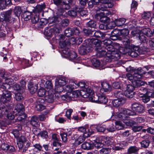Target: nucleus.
Returning a JSON list of instances; mask_svg holds the SVG:
<instances>
[{
	"mask_svg": "<svg viewBox=\"0 0 154 154\" xmlns=\"http://www.w3.org/2000/svg\"><path fill=\"white\" fill-rule=\"evenodd\" d=\"M145 51L139 48L138 46H134L133 48H129L124 53L128 54L132 57H135L137 56L138 54H144Z\"/></svg>",
	"mask_w": 154,
	"mask_h": 154,
	"instance_id": "39448f33",
	"label": "nucleus"
},
{
	"mask_svg": "<svg viewBox=\"0 0 154 154\" xmlns=\"http://www.w3.org/2000/svg\"><path fill=\"white\" fill-rule=\"evenodd\" d=\"M81 147L84 150H90L93 148V145L90 142L85 141L82 145Z\"/></svg>",
	"mask_w": 154,
	"mask_h": 154,
	"instance_id": "f3484780",
	"label": "nucleus"
},
{
	"mask_svg": "<svg viewBox=\"0 0 154 154\" xmlns=\"http://www.w3.org/2000/svg\"><path fill=\"white\" fill-rule=\"evenodd\" d=\"M89 97L90 101L92 102H95L98 103V95H96L95 96L91 95Z\"/></svg>",
	"mask_w": 154,
	"mask_h": 154,
	"instance_id": "8fccbe9b",
	"label": "nucleus"
},
{
	"mask_svg": "<svg viewBox=\"0 0 154 154\" xmlns=\"http://www.w3.org/2000/svg\"><path fill=\"white\" fill-rule=\"evenodd\" d=\"M66 81L65 78L61 77L60 78L57 79L55 80V85H61L64 86L66 83Z\"/></svg>",
	"mask_w": 154,
	"mask_h": 154,
	"instance_id": "a211bd4d",
	"label": "nucleus"
},
{
	"mask_svg": "<svg viewBox=\"0 0 154 154\" xmlns=\"http://www.w3.org/2000/svg\"><path fill=\"white\" fill-rule=\"evenodd\" d=\"M141 33V31L139 30H133L131 32L132 35L134 36H136L137 37Z\"/></svg>",
	"mask_w": 154,
	"mask_h": 154,
	"instance_id": "e2e57ef3",
	"label": "nucleus"
},
{
	"mask_svg": "<svg viewBox=\"0 0 154 154\" xmlns=\"http://www.w3.org/2000/svg\"><path fill=\"white\" fill-rule=\"evenodd\" d=\"M94 93L92 90L90 88L87 87L81 91V95L84 98H87L92 95Z\"/></svg>",
	"mask_w": 154,
	"mask_h": 154,
	"instance_id": "0eeeda50",
	"label": "nucleus"
},
{
	"mask_svg": "<svg viewBox=\"0 0 154 154\" xmlns=\"http://www.w3.org/2000/svg\"><path fill=\"white\" fill-rule=\"evenodd\" d=\"M96 129L98 132H104L106 130V128L105 126L103 125H99L96 127Z\"/></svg>",
	"mask_w": 154,
	"mask_h": 154,
	"instance_id": "3c124183",
	"label": "nucleus"
},
{
	"mask_svg": "<svg viewBox=\"0 0 154 154\" xmlns=\"http://www.w3.org/2000/svg\"><path fill=\"white\" fill-rule=\"evenodd\" d=\"M51 29L52 30H53V35L54 34L56 35L57 33H60L61 31V29L57 26H54Z\"/></svg>",
	"mask_w": 154,
	"mask_h": 154,
	"instance_id": "864d4df0",
	"label": "nucleus"
},
{
	"mask_svg": "<svg viewBox=\"0 0 154 154\" xmlns=\"http://www.w3.org/2000/svg\"><path fill=\"white\" fill-rule=\"evenodd\" d=\"M149 66H146L143 68L139 67L137 69H134V73L133 75L129 73L126 74V76L129 80L132 81L135 80L139 79H144L143 75L145 74L146 71L149 70Z\"/></svg>",
	"mask_w": 154,
	"mask_h": 154,
	"instance_id": "20e7f679",
	"label": "nucleus"
},
{
	"mask_svg": "<svg viewBox=\"0 0 154 154\" xmlns=\"http://www.w3.org/2000/svg\"><path fill=\"white\" fill-rule=\"evenodd\" d=\"M138 150V149L136 146H131L128 149L127 154H132L135 153Z\"/></svg>",
	"mask_w": 154,
	"mask_h": 154,
	"instance_id": "e433bc0d",
	"label": "nucleus"
},
{
	"mask_svg": "<svg viewBox=\"0 0 154 154\" xmlns=\"http://www.w3.org/2000/svg\"><path fill=\"white\" fill-rule=\"evenodd\" d=\"M39 20V17L38 14L35 15L32 19V22L33 23H37Z\"/></svg>",
	"mask_w": 154,
	"mask_h": 154,
	"instance_id": "774afa93",
	"label": "nucleus"
},
{
	"mask_svg": "<svg viewBox=\"0 0 154 154\" xmlns=\"http://www.w3.org/2000/svg\"><path fill=\"white\" fill-rule=\"evenodd\" d=\"M2 95L10 100L11 99V93L8 91L4 90L3 91V94Z\"/></svg>",
	"mask_w": 154,
	"mask_h": 154,
	"instance_id": "72a5a7b5",
	"label": "nucleus"
},
{
	"mask_svg": "<svg viewBox=\"0 0 154 154\" xmlns=\"http://www.w3.org/2000/svg\"><path fill=\"white\" fill-rule=\"evenodd\" d=\"M43 101V100L41 99H38L37 100V103L35 105V108L37 110H42L45 109V106L42 103Z\"/></svg>",
	"mask_w": 154,
	"mask_h": 154,
	"instance_id": "dca6fc26",
	"label": "nucleus"
},
{
	"mask_svg": "<svg viewBox=\"0 0 154 154\" xmlns=\"http://www.w3.org/2000/svg\"><path fill=\"white\" fill-rule=\"evenodd\" d=\"M137 37L141 42L145 43L147 42L146 38L144 35H143L141 33Z\"/></svg>",
	"mask_w": 154,
	"mask_h": 154,
	"instance_id": "bf43d9fd",
	"label": "nucleus"
},
{
	"mask_svg": "<svg viewBox=\"0 0 154 154\" xmlns=\"http://www.w3.org/2000/svg\"><path fill=\"white\" fill-rule=\"evenodd\" d=\"M59 45L61 48H64L69 47V42H68V40H64V41L60 42Z\"/></svg>",
	"mask_w": 154,
	"mask_h": 154,
	"instance_id": "c9c22d12",
	"label": "nucleus"
},
{
	"mask_svg": "<svg viewBox=\"0 0 154 154\" xmlns=\"http://www.w3.org/2000/svg\"><path fill=\"white\" fill-rule=\"evenodd\" d=\"M125 101V99L118 98L115 99L112 101V103L114 106L118 107L124 104Z\"/></svg>",
	"mask_w": 154,
	"mask_h": 154,
	"instance_id": "ddd939ff",
	"label": "nucleus"
},
{
	"mask_svg": "<svg viewBox=\"0 0 154 154\" xmlns=\"http://www.w3.org/2000/svg\"><path fill=\"white\" fill-rule=\"evenodd\" d=\"M83 32L85 35L86 36H92L94 32L91 29H83Z\"/></svg>",
	"mask_w": 154,
	"mask_h": 154,
	"instance_id": "603ef678",
	"label": "nucleus"
},
{
	"mask_svg": "<svg viewBox=\"0 0 154 154\" xmlns=\"http://www.w3.org/2000/svg\"><path fill=\"white\" fill-rule=\"evenodd\" d=\"M15 109L18 113H21V114H23L24 113V108L22 104H18L15 107Z\"/></svg>",
	"mask_w": 154,
	"mask_h": 154,
	"instance_id": "cd10ccee",
	"label": "nucleus"
},
{
	"mask_svg": "<svg viewBox=\"0 0 154 154\" xmlns=\"http://www.w3.org/2000/svg\"><path fill=\"white\" fill-rule=\"evenodd\" d=\"M94 32L93 33L92 36H94L95 37L97 38H100V37H105L106 35V34H104L101 32L97 31H94Z\"/></svg>",
	"mask_w": 154,
	"mask_h": 154,
	"instance_id": "473e14b6",
	"label": "nucleus"
},
{
	"mask_svg": "<svg viewBox=\"0 0 154 154\" xmlns=\"http://www.w3.org/2000/svg\"><path fill=\"white\" fill-rule=\"evenodd\" d=\"M132 111L125 108H119V112L116 113L115 118L119 119L128 126H131L134 124V122L130 120L129 116H134L136 113L141 114L145 111V107L139 102H134L131 104Z\"/></svg>",
	"mask_w": 154,
	"mask_h": 154,
	"instance_id": "f257e3e1",
	"label": "nucleus"
},
{
	"mask_svg": "<svg viewBox=\"0 0 154 154\" xmlns=\"http://www.w3.org/2000/svg\"><path fill=\"white\" fill-rule=\"evenodd\" d=\"M105 94L100 93L98 94V103L106 104L107 102V99L104 95Z\"/></svg>",
	"mask_w": 154,
	"mask_h": 154,
	"instance_id": "6ab92c4d",
	"label": "nucleus"
},
{
	"mask_svg": "<svg viewBox=\"0 0 154 154\" xmlns=\"http://www.w3.org/2000/svg\"><path fill=\"white\" fill-rule=\"evenodd\" d=\"M114 94L115 95V96L117 98H121L122 99H125L124 97V95L123 94L122 92V91H117L114 92Z\"/></svg>",
	"mask_w": 154,
	"mask_h": 154,
	"instance_id": "ea45409f",
	"label": "nucleus"
},
{
	"mask_svg": "<svg viewBox=\"0 0 154 154\" xmlns=\"http://www.w3.org/2000/svg\"><path fill=\"white\" fill-rule=\"evenodd\" d=\"M118 33L120 36L126 37L129 34V32L128 29L125 28L122 29H118Z\"/></svg>",
	"mask_w": 154,
	"mask_h": 154,
	"instance_id": "bb28decb",
	"label": "nucleus"
},
{
	"mask_svg": "<svg viewBox=\"0 0 154 154\" xmlns=\"http://www.w3.org/2000/svg\"><path fill=\"white\" fill-rule=\"evenodd\" d=\"M100 0H90L88 2V5L89 8H91L94 5L97 4L99 3Z\"/></svg>",
	"mask_w": 154,
	"mask_h": 154,
	"instance_id": "37998d69",
	"label": "nucleus"
},
{
	"mask_svg": "<svg viewBox=\"0 0 154 154\" xmlns=\"http://www.w3.org/2000/svg\"><path fill=\"white\" fill-rule=\"evenodd\" d=\"M51 28L46 27L45 28L44 34L46 36L51 37L53 35V32Z\"/></svg>",
	"mask_w": 154,
	"mask_h": 154,
	"instance_id": "c756f323",
	"label": "nucleus"
},
{
	"mask_svg": "<svg viewBox=\"0 0 154 154\" xmlns=\"http://www.w3.org/2000/svg\"><path fill=\"white\" fill-rule=\"evenodd\" d=\"M60 135L64 143H66L67 142V134L64 132L60 134Z\"/></svg>",
	"mask_w": 154,
	"mask_h": 154,
	"instance_id": "6e6d98bb",
	"label": "nucleus"
},
{
	"mask_svg": "<svg viewBox=\"0 0 154 154\" xmlns=\"http://www.w3.org/2000/svg\"><path fill=\"white\" fill-rule=\"evenodd\" d=\"M78 130L79 132L82 133L83 134H84L85 133H90L91 135L94 133L93 131H90V130L88 129V130H87V129L86 128L82 126L79 128Z\"/></svg>",
	"mask_w": 154,
	"mask_h": 154,
	"instance_id": "2f4dec72",
	"label": "nucleus"
},
{
	"mask_svg": "<svg viewBox=\"0 0 154 154\" xmlns=\"http://www.w3.org/2000/svg\"><path fill=\"white\" fill-rule=\"evenodd\" d=\"M86 25L88 27L94 28L96 26V23L94 20H91L87 23Z\"/></svg>",
	"mask_w": 154,
	"mask_h": 154,
	"instance_id": "09e8293b",
	"label": "nucleus"
},
{
	"mask_svg": "<svg viewBox=\"0 0 154 154\" xmlns=\"http://www.w3.org/2000/svg\"><path fill=\"white\" fill-rule=\"evenodd\" d=\"M111 35L110 36V39L113 40H116L119 39L120 36L118 33V29H115L112 31Z\"/></svg>",
	"mask_w": 154,
	"mask_h": 154,
	"instance_id": "4468645a",
	"label": "nucleus"
},
{
	"mask_svg": "<svg viewBox=\"0 0 154 154\" xmlns=\"http://www.w3.org/2000/svg\"><path fill=\"white\" fill-rule=\"evenodd\" d=\"M69 84L72 90L78 88V82L76 81H71L69 82Z\"/></svg>",
	"mask_w": 154,
	"mask_h": 154,
	"instance_id": "a18cd8bd",
	"label": "nucleus"
},
{
	"mask_svg": "<svg viewBox=\"0 0 154 154\" xmlns=\"http://www.w3.org/2000/svg\"><path fill=\"white\" fill-rule=\"evenodd\" d=\"M126 19L123 18H120L116 19L115 21L116 25L118 26H124L125 24Z\"/></svg>",
	"mask_w": 154,
	"mask_h": 154,
	"instance_id": "4be33fe9",
	"label": "nucleus"
},
{
	"mask_svg": "<svg viewBox=\"0 0 154 154\" xmlns=\"http://www.w3.org/2000/svg\"><path fill=\"white\" fill-rule=\"evenodd\" d=\"M46 93L45 90L43 88H41L39 89L37 94L39 97H42L45 95Z\"/></svg>",
	"mask_w": 154,
	"mask_h": 154,
	"instance_id": "49530a36",
	"label": "nucleus"
},
{
	"mask_svg": "<svg viewBox=\"0 0 154 154\" xmlns=\"http://www.w3.org/2000/svg\"><path fill=\"white\" fill-rule=\"evenodd\" d=\"M30 124L33 126L37 127L38 125V117L35 116H32L30 121Z\"/></svg>",
	"mask_w": 154,
	"mask_h": 154,
	"instance_id": "5701e85b",
	"label": "nucleus"
},
{
	"mask_svg": "<svg viewBox=\"0 0 154 154\" xmlns=\"http://www.w3.org/2000/svg\"><path fill=\"white\" fill-rule=\"evenodd\" d=\"M55 92L58 93H60L63 91L64 90L63 86L61 85H55Z\"/></svg>",
	"mask_w": 154,
	"mask_h": 154,
	"instance_id": "de8ad7c7",
	"label": "nucleus"
},
{
	"mask_svg": "<svg viewBox=\"0 0 154 154\" xmlns=\"http://www.w3.org/2000/svg\"><path fill=\"white\" fill-rule=\"evenodd\" d=\"M91 62L93 65L95 67H98L100 66V61L95 58H93L91 60Z\"/></svg>",
	"mask_w": 154,
	"mask_h": 154,
	"instance_id": "c03bdc74",
	"label": "nucleus"
},
{
	"mask_svg": "<svg viewBox=\"0 0 154 154\" xmlns=\"http://www.w3.org/2000/svg\"><path fill=\"white\" fill-rule=\"evenodd\" d=\"M24 97V94L23 92L18 91L17 93L15 94V98L17 101H21L23 99Z\"/></svg>",
	"mask_w": 154,
	"mask_h": 154,
	"instance_id": "b1692460",
	"label": "nucleus"
},
{
	"mask_svg": "<svg viewBox=\"0 0 154 154\" xmlns=\"http://www.w3.org/2000/svg\"><path fill=\"white\" fill-rule=\"evenodd\" d=\"M103 44L105 45V49L110 52V55H107L110 59L117 60L120 57L121 52L117 49V46L115 45H112V42L109 39H106L103 41Z\"/></svg>",
	"mask_w": 154,
	"mask_h": 154,
	"instance_id": "f03ea898",
	"label": "nucleus"
},
{
	"mask_svg": "<svg viewBox=\"0 0 154 154\" xmlns=\"http://www.w3.org/2000/svg\"><path fill=\"white\" fill-rule=\"evenodd\" d=\"M61 20V18L58 15L56 16L54 15L53 17L49 18L48 21L50 23H57Z\"/></svg>",
	"mask_w": 154,
	"mask_h": 154,
	"instance_id": "aec40b11",
	"label": "nucleus"
},
{
	"mask_svg": "<svg viewBox=\"0 0 154 154\" xmlns=\"http://www.w3.org/2000/svg\"><path fill=\"white\" fill-rule=\"evenodd\" d=\"M10 86L7 84H5V82L3 83L2 84L1 83L0 84V88L3 89L5 90V89H8L10 88Z\"/></svg>",
	"mask_w": 154,
	"mask_h": 154,
	"instance_id": "0e129e2a",
	"label": "nucleus"
},
{
	"mask_svg": "<svg viewBox=\"0 0 154 154\" xmlns=\"http://www.w3.org/2000/svg\"><path fill=\"white\" fill-rule=\"evenodd\" d=\"M91 135L90 133H85L83 134V136H80L77 139H75V142L78 145H80L82 143L86 138L89 137Z\"/></svg>",
	"mask_w": 154,
	"mask_h": 154,
	"instance_id": "9b49d317",
	"label": "nucleus"
},
{
	"mask_svg": "<svg viewBox=\"0 0 154 154\" xmlns=\"http://www.w3.org/2000/svg\"><path fill=\"white\" fill-rule=\"evenodd\" d=\"M68 14L70 16L75 17L77 15V13L75 10H71L68 11Z\"/></svg>",
	"mask_w": 154,
	"mask_h": 154,
	"instance_id": "338daca9",
	"label": "nucleus"
},
{
	"mask_svg": "<svg viewBox=\"0 0 154 154\" xmlns=\"http://www.w3.org/2000/svg\"><path fill=\"white\" fill-rule=\"evenodd\" d=\"M99 2L105 4V6H107L108 8H111L113 6L112 0H100Z\"/></svg>",
	"mask_w": 154,
	"mask_h": 154,
	"instance_id": "a878e982",
	"label": "nucleus"
},
{
	"mask_svg": "<svg viewBox=\"0 0 154 154\" xmlns=\"http://www.w3.org/2000/svg\"><path fill=\"white\" fill-rule=\"evenodd\" d=\"M101 85L102 88L100 89V91L101 93L106 94L107 92L111 91V87L107 82H102Z\"/></svg>",
	"mask_w": 154,
	"mask_h": 154,
	"instance_id": "6e6552de",
	"label": "nucleus"
},
{
	"mask_svg": "<svg viewBox=\"0 0 154 154\" xmlns=\"http://www.w3.org/2000/svg\"><path fill=\"white\" fill-rule=\"evenodd\" d=\"M69 20L66 19H64L61 20L60 22V24L64 27H65L69 25Z\"/></svg>",
	"mask_w": 154,
	"mask_h": 154,
	"instance_id": "5fc2aeb1",
	"label": "nucleus"
},
{
	"mask_svg": "<svg viewBox=\"0 0 154 154\" xmlns=\"http://www.w3.org/2000/svg\"><path fill=\"white\" fill-rule=\"evenodd\" d=\"M109 149L108 148H103L98 151L100 154H107L109 153Z\"/></svg>",
	"mask_w": 154,
	"mask_h": 154,
	"instance_id": "052dcab7",
	"label": "nucleus"
},
{
	"mask_svg": "<svg viewBox=\"0 0 154 154\" xmlns=\"http://www.w3.org/2000/svg\"><path fill=\"white\" fill-rule=\"evenodd\" d=\"M69 58L72 60L75 59L77 56V55L76 53L74 51H70L69 53V54L68 55Z\"/></svg>",
	"mask_w": 154,
	"mask_h": 154,
	"instance_id": "680f3d73",
	"label": "nucleus"
},
{
	"mask_svg": "<svg viewBox=\"0 0 154 154\" xmlns=\"http://www.w3.org/2000/svg\"><path fill=\"white\" fill-rule=\"evenodd\" d=\"M73 31H74L72 28H67L65 30V35L67 37L72 36L73 35H74Z\"/></svg>",
	"mask_w": 154,
	"mask_h": 154,
	"instance_id": "c85d7f7f",
	"label": "nucleus"
},
{
	"mask_svg": "<svg viewBox=\"0 0 154 154\" xmlns=\"http://www.w3.org/2000/svg\"><path fill=\"white\" fill-rule=\"evenodd\" d=\"M22 12L21 8L20 6L16 7L14 10V13L18 17L20 16Z\"/></svg>",
	"mask_w": 154,
	"mask_h": 154,
	"instance_id": "f704fd0d",
	"label": "nucleus"
},
{
	"mask_svg": "<svg viewBox=\"0 0 154 154\" xmlns=\"http://www.w3.org/2000/svg\"><path fill=\"white\" fill-rule=\"evenodd\" d=\"M10 107L6 105H0V117L6 114L10 110Z\"/></svg>",
	"mask_w": 154,
	"mask_h": 154,
	"instance_id": "9d476101",
	"label": "nucleus"
},
{
	"mask_svg": "<svg viewBox=\"0 0 154 154\" xmlns=\"http://www.w3.org/2000/svg\"><path fill=\"white\" fill-rule=\"evenodd\" d=\"M139 79L137 80H135L132 81V83L137 87H140L144 85L145 82L143 81H141L140 79Z\"/></svg>",
	"mask_w": 154,
	"mask_h": 154,
	"instance_id": "393cba45",
	"label": "nucleus"
},
{
	"mask_svg": "<svg viewBox=\"0 0 154 154\" xmlns=\"http://www.w3.org/2000/svg\"><path fill=\"white\" fill-rule=\"evenodd\" d=\"M54 4L57 5H58L60 4L62 5V6L61 7L62 9H69V6L68 4L71 2V0H54Z\"/></svg>",
	"mask_w": 154,
	"mask_h": 154,
	"instance_id": "423d86ee",
	"label": "nucleus"
},
{
	"mask_svg": "<svg viewBox=\"0 0 154 154\" xmlns=\"http://www.w3.org/2000/svg\"><path fill=\"white\" fill-rule=\"evenodd\" d=\"M140 143L142 147L146 148L149 146L150 141L149 140H146L142 141Z\"/></svg>",
	"mask_w": 154,
	"mask_h": 154,
	"instance_id": "58836bf2",
	"label": "nucleus"
},
{
	"mask_svg": "<svg viewBox=\"0 0 154 154\" xmlns=\"http://www.w3.org/2000/svg\"><path fill=\"white\" fill-rule=\"evenodd\" d=\"M93 50L92 47L89 46L82 45L80 47L79 49V52L81 55H84L88 52L91 51Z\"/></svg>",
	"mask_w": 154,
	"mask_h": 154,
	"instance_id": "1a4fd4ad",
	"label": "nucleus"
},
{
	"mask_svg": "<svg viewBox=\"0 0 154 154\" xmlns=\"http://www.w3.org/2000/svg\"><path fill=\"white\" fill-rule=\"evenodd\" d=\"M79 95H81V91H74L70 93V97L71 98H75L79 97Z\"/></svg>",
	"mask_w": 154,
	"mask_h": 154,
	"instance_id": "a19ab883",
	"label": "nucleus"
},
{
	"mask_svg": "<svg viewBox=\"0 0 154 154\" xmlns=\"http://www.w3.org/2000/svg\"><path fill=\"white\" fill-rule=\"evenodd\" d=\"M124 127V125L120 121H116L115 122V127L118 130L122 129Z\"/></svg>",
	"mask_w": 154,
	"mask_h": 154,
	"instance_id": "4c0bfd02",
	"label": "nucleus"
},
{
	"mask_svg": "<svg viewBox=\"0 0 154 154\" xmlns=\"http://www.w3.org/2000/svg\"><path fill=\"white\" fill-rule=\"evenodd\" d=\"M45 8V5L44 4L37 5L35 7L36 11L38 12H41Z\"/></svg>",
	"mask_w": 154,
	"mask_h": 154,
	"instance_id": "4d7b16f0",
	"label": "nucleus"
},
{
	"mask_svg": "<svg viewBox=\"0 0 154 154\" xmlns=\"http://www.w3.org/2000/svg\"><path fill=\"white\" fill-rule=\"evenodd\" d=\"M45 100L46 101L49 103H52L54 101V95L53 94H48L45 97Z\"/></svg>",
	"mask_w": 154,
	"mask_h": 154,
	"instance_id": "7c9ffc66",
	"label": "nucleus"
},
{
	"mask_svg": "<svg viewBox=\"0 0 154 154\" xmlns=\"http://www.w3.org/2000/svg\"><path fill=\"white\" fill-rule=\"evenodd\" d=\"M102 12H100V14H97L96 16L99 17V18L101 17H103L107 16L109 14V12L108 11H103Z\"/></svg>",
	"mask_w": 154,
	"mask_h": 154,
	"instance_id": "79ce46f5",
	"label": "nucleus"
},
{
	"mask_svg": "<svg viewBox=\"0 0 154 154\" xmlns=\"http://www.w3.org/2000/svg\"><path fill=\"white\" fill-rule=\"evenodd\" d=\"M88 42L91 43L94 47L95 50L96 51V55L98 57H101L106 56L107 57L110 59L107 56V55H110V52L106 51V50H104V48L102 47L101 46V41L97 39L94 38H91L88 40Z\"/></svg>",
	"mask_w": 154,
	"mask_h": 154,
	"instance_id": "7ed1b4c3",
	"label": "nucleus"
},
{
	"mask_svg": "<svg viewBox=\"0 0 154 154\" xmlns=\"http://www.w3.org/2000/svg\"><path fill=\"white\" fill-rule=\"evenodd\" d=\"M28 88L30 93L32 94H33L37 91L38 88V85L37 83H33L30 82L29 83Z\"/></svg>",
	"mask_w": 154,
	"mask_h": 154,
	"instance_id": "f8f14e48",
	"label": "nucleus"
},
{
	"mask_svg": "<svg viewBox=\"0 0 154 154\" xmlns=\"http://www.w3.org/2000/svg\"><path fill=\"white\" fill-rule=\"evenodd\" d=\"M123 45L125 47L126 50H128L130 48V39L127 37H124L122 39Z\"/></svg>",
	"mask_w": 154,
	"mask_h": 154,
	"instance_id": "412c9836",
	"label": "nucleus"
},
{
	"mask_svg": "<svg viewBox=\"0 0 154 154\" xmlns=\"http://www.w3.org/2000/svg\"><path fill=\"white\" fill-rule=\"evenodd\" d=\"M141 32L143 34L148 37L152 36L154 33V29L152 31L149 28H145L141 30Z\"/></svg>",
	"mask_w": 154,
	"mask_h": 154,
	"instance_id": "2eb2a0df",
	"label": "nucleus"
},
{
	"mask_svg": "<svg viewBox=\"0 0 154 154\" xmlns=\"http://www.w3.org/2000/svg\"><path fill=\"white\" fill-rule=\"evenodd\" d=\"M17 119L18 121H22L26 118L25 115L23 113V114H21V113H17Z\"/></svg>",
	"mask_w": 154,
	"mask_h": 154,
	"instance_id": "13d9d810",
	"label": "nucleus"
},
{
	"mask_svg": "<svg viewBox=\"0 0 154 154\" xmlns=\"http://www.w3.org/2000/svg\"><path fill=\"white\" fill-rule=\"evenodd\" d=\"M13 89L14 90L20 92H23L22 88L18 84H15L13 86Z\"/></svg>",
	"mask_w": 154,
	"mask_h": 154,
	"instance_id": "69168bd1",
	"label": "nucleus"
}]
</instances>
